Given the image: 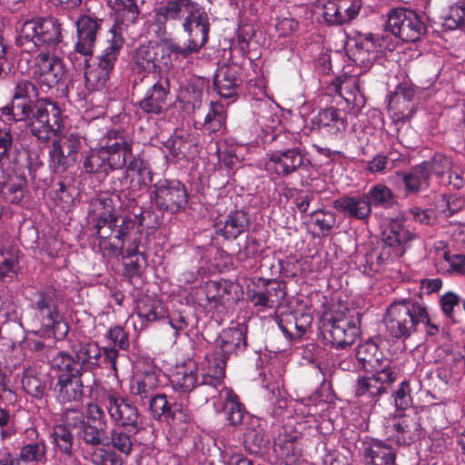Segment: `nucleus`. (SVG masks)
<instances>
[{
	"label": "nucleus",
	"instance_id": "a211bd4d",
	"mask_svg": "<svg viewBox=\"0 0 465 465\" xmlns=\"http://www.w3.org/2000/svg\"><path fill=\"white\" fill-rule=\"evenodd\" d=\"M82 145V137L77 134H69L58 140H54L49 152L50 163L54 171L64 173L74 166L78 160Z\"/></svg>",
	"mask_w": 465,
	"mask_h": 465
},
{
	"label": "nucleus",
	"instance_id": "4be33fe9",
	"mask_svg": "<svg viewBox=\"0 0 465 465\" xmlns=\"http://www.w3.org/2000/svg\"><path fill=\"white\" fill-rule=\"evenodd\" d=\"M33 74L48 89L59 84L65 78L63 61L50 51H41L33 60Z\"/></svg>",
	"mask_w": 465,
	"mask_h": 465
},
{
	"label": "nucleus",
	"instance_id": "c85d7f7f",
	"mask_svg": "<svg viewBox=\"0 0 465 465\" xmlns=\"http://www.w3.org/2000/svg\"><path fill=\"white\" fill-rule=\"evenodd\" d=\"M379 40L374 35L369 34L356 40L355 45L350 49L351 59L364 72L371 69L373 64L381 57L382 51Z\"/></svg>",
	"mask_w": 465,
	"mask_h": 465
},
{
	"label": "nucleus",
	"instance_id": "3c124183",
	"mask_svg": "<svg viewBox=\"0 0 465 465\" xmlns=\"http://www.w3.org/2000/svg\"><path fill=\"white\" fill-rule=\"evenodd\" d=\"M235 285L228 281H210L205 285V296L209 302L216 304H225L234 298H231V292Z\"/></svg>",
	"mask_w": 465,
	"mask_h": 465
},
{
	"label": "nucleus",
	"instance_id": "dca6fc26",
	"mask_svg": "<svg viewBox=\"0 0 465 465\" xmlns=\"http://www.w3.org/2000/svg\"><path fill=\"white\" fill-rule=\"evenodd\" d=\"M386 30L404 42H416L427 33V26L412 10L397 8L388 14Z\"/></svg>",
	"mask_w": 465,
	"mask_h": 465
},
{
	"label": "nucleus",
	"instance_id": "49530a36",
	"mask_svg": "<svg viewBox=\"0 0 465 465\" xmlns=\"http://www.w3.org/2000/svg\"><path fill=\"white\" fill-rule=\"evenodd\" d=\"M363 453L372 465H395V451L381 440H372Z\"/></svg>",
	"mask_w": 465,
	"mask_h": 465
},
{
	"label": "nucleus",
	"instance_id": "6ab92c4d",
	"mask_svg": "<svg viewBox=\"0 0 465 465\" xmlns=\"http://www.w3.org/2000/svg\"><path fill=\"white\" fill-rule=\"evenodd\" d=\"M104 406L117 427L130 428L134 434L140 430V413L131 400L116 393H110L104 399Z\"/></svg>",
	"mask_w": 465,
	"mask_h": 465
},
{
	"label": "nucleus",
	"instance_id": "ddd939ff",
	"mask_svg": "<svg viewBox=\"0 0 465 465\" xmlns=\"http://www.w3.org/2000/svg\"><path fill=\"white\" fill-rule=\"evenodd\" d=\"M124 46L121 39L111 38L108 46L97 55L93 63L85 57V85L89 90H98L105 86L114 71L120 52Z\"/></svg>",
	"mask_w": 465,
	"mask_h": 465
},
{
	"label": "nucleus",
	"instance_id": "864d4df0",
	"mask_svg": "<svg viewBox=\"0 0 465 465\" xmlns=\"http://www.w3.org/2000/svg\"><path fill=\"white\" fill-rule=\"evenodd\" d=\"M428 169L426 165L417 164L411 172L402 174V182L405 189L410 193H416L429 187Z\"/></svg>",
	"mask_w": 465,
	"mask_h": 465
},
{
	"label": "nucleus",
	"instance_id": "4468645a",
	"mask_svg": "<svg viewBox=\"0 0 465 465\" xmlns=\"http://www.w3.org/2000/svg\"><path fill=\"white\" fill-rule=\"evenodd\" d=\"M154 206L170 214L185 210L189 193L185 185L177 180H164L154 184L150 192Z\"/></svg>",
	"mask_w": 465,
	"mask_h": 465
},
{
	"label": "nucleus",
	"instance_id": "37998d69",
	"mask_svg": "<svg viewBox=\"0 0 465 465\" xmlns=\"http://www.w3.org/2000/svg\"><path fill=\"white\" fill-rule=\"evenodd\" d=\"M130 428L117 427L107 433V442L101 444L103 447L112 446V450H116L125 456H129L133 450L134 436Z\"/></svg>",
	"mask_w": 465,
	"mask_h": 465
},
{
	"label": "nucleus",
	"instance_id": "7c9ffc66",
	"mask_svg": "<svg viewBox=\"0 0 465 465\" xmlns=\"http://www.w3.org/2000/svg\"><path fill=\"white\" fill-rule=\"evenodd\" d=\"M304 156L301 148L269 153L268 166L278 176L288 177L304 165Z\"/></svg>",
	"mask_w": 465,
	"mask_h": 465
},
{
	"label": "nucleus",
	"instance_id": "2eb2a0df",
	"mask_svg": "<svg viewBox=\"0 0 465 465\" xmlns=\"http://www.w3.org/2000/svg\"><path fill=\"white\" fill-rule=\"evenodd\" d=\"M71 352L75 356L83 371H94L110 366L116 371L118 350L110 347L100 348L97 342H75L70 346Z\"/></svg>",
	"mask_w": 465,
	"mask_h": 465
},
{
	"label": "nucleus",
	"instance_id": "6e6d98bb",
	"mask_svg": "<svg viewBox=\"0 0 465 465\" xmlns=\"http://www.w3.org/2000/svg\"><path fill=\"white\" fill-rule=\"evenodd\" d=\"M173 399H168L163 393H156L148 401L149 410L153 418L158 421L165 422L173 412V406L178 404Z\"/></svg>",
	"mask_w": 465,
	"mask_h": 465
},
{
	"label": "nucleus",
	"instance_id": "9d476101",
	"mask_svg": "<svg viewBox=\"0 0 465 465\" xmlns=\"http://www.w3.org/2000/svg\"><path fill=\"white\" fill-rule=\"evenodd\" d=\"M30 111L24 120L28 121L31 134L38 140L48 142L61 131L62 111L56 102L50 98L37 99Z\"/></svg>",
	"mask_w": 465,
	"mask_h": 465
},
{
	"label": "nucleus",
	"instance_id": "f8f14e48",
	"mask_svg": "<svg viewBox=\"0 0 465 465\" xmlns=\"http://www.w3.org/2000/svg\"><path fill=\"white\" fill-rule=\"evenodd\" d=\"M124 46L121 39L111 38L108 46L97 55L93 63L85 57V85L89 90H98L105 86L114 71L120 52Z\"/></svg>",
	"mask_w": 465,
	"mask_h": 465
},
{
	"label": "nucleus",
	"instance_id": "e433bc0d",
	"mask_svg": "<svg viewBox=\"0 0 465 465\" xmlns=\"http://www.w3.org/2000/svg\"><path fill=\"white\" fill-rule=\"evenodd\" d=\"M220 397L223 401V411L225 413L229 424L233 427L242 424L247 412L238 395L232 389L223 387L220 391Z\"/></svg>",
	"mask_w": 465,
	"mask_h": 465
},
{
	"label": "nucleus",
	"instance_id": "0eeeda50",
	"mask_svg": "<svg viewBox=\"0 0 465 465\" xmlns=\"http://www.w3.org/2000/svg\"><path fill=\"white\" fill-rule=\"evenodd\" d=\"M63 302L61 292L48 285L36 292L33 304L35 317L41 325L40 331L56 340H64L69 331L68 323L64 321L60 309Z\"/></svg>",
	"mask_w": 465,
	"mask_h": 465
},
{
	"label": "nucleus",
	"instance_id": "f3484780",
	"mask_svg": "<svg viewBox=\"0 0 465 465\" xmlns=\"http://www.w3.org/2000/svg\"><path fill=\"white\" fill-rule=\"evenodd\" d=\"M247 299L255 307L272 308L279 306L286 296V284L276 279L258 277L247 287Z\"/></svg>",
	"mask_w": 465,
	"mask_h": 465
},
{
	"label": "nucleus",
	"instance_id": "de8ad7c7",
	"mask_svg": "<svg viewBox=\"0 0 465 465\" xmlns=\"http://www.w3.org/2000/svg\"><path fill=\"white\" fill-rule=\"evenodd\" d=\"M135 313L143 322H153L164 316V308L161 301L144 296L137 301Z\"/></svg>",
	"mask_w": 465,
	"mask_h": 465
},
{
	"label": "nucleus",
	"instance_id": "e2e57ef3",
	"mask_svg": "<svg viewBox=\"0 0 465 465\" xmlns=\"http://www.w3.org/2000/svg\"><path fill=\"white\" fill-rule=\"evenodd\" d=\"M420 165H426L428 169V177L430 178L431 173H434L437 177L441 178L446 173H449L452 168L451 159L440 153H436L429 161H424Z\"/></svg>",
	"mask_w": 465,
	"mask_h": 465
},
{
	"label": "nucleus",
	"instance_id": "20e7f679",
	"mask_svg": "<svg viewBox=\"0 0 465 465\" xmlns=\"http://www.w3.org/2000/svg\"><path fill=\"white\" fill-rule=\"evenodd\" d=\"M62 425L74 430L76 440L86 449H96L107 442L108 422L103 407L97 403H88L85 412L76 408L66 409Z\"/></svg>",
	"mask_w": 465,
	"mask_h": 465
},
{
	"label": "nucleus",
	"instance_id": "f257e3e1",
	"mask_svg": "<svg viewBox=\"0 0 465 465\" xmlns=\"http://www.w3.org/2000/svg\"><path fill=\"white\" fill-rule=\"evenodd\" d=\"M182 24L188 37H196L200 31L202 45L209 39L210 23L204 8L194 0H164L153 10L152 26L156 37L167 36L169 29Z\"/></svg>",
	"mask_w": 465,
	"mask_h": 465
},
{
	"label": "nucleus",
	"instance_id": "58836bf2",
	"mask_svg": "<svg viewBox=\"0 0 465 465\" xmlns=\"http://www.w3.org/2000/svg\"><path fill=\"white\" fill-rule=\"evenodd\" d=\"M392 428L400 434L397 441L410 444L420 436L421 426L416 416L400 415L392 420Z\"/></svg>",
	"mask_w": 465,
	"mask_h": 465
},
{
	"label": "nucleus",
	"instance_id": "5701e85b",
	"mask_svg": "<svg viewBox=\"0 0 465 465\" xmlns=\"http://www.w3.org/2000/svg\"><path fill=\"white\" fill-rule=\"evenodd\" d=\"M147 86L143 97L138 102L139 108L147 114L159 115L168 104L170 97V80L167 76L160 75L154 83L149 81L143 86Z\"/></svg>",
	"mask_w": 465,
	"mask_h": 465
},
{
	"label": "nucleus",
	"instance_id": "ea45409f",
	"mask_svg": "<svg viewBox=\"0 0 465 465\" xmlns=\"http://www.w3.org/2000/svg\"><path fill=\"white\" fill-rule=\"evenodd\" d=\"M250 223L247 212L243 210H234L228 213L219 232L225 239L234 240L248 230Z\"/></svg>",
	"mask_w": 465,
	"mask_h": 465
},
{
	"label": "nucleus",
	"instance_id": "6e6552de",
	"mask_svg": "<svg viewBox=\"0 0 465 465\" xmlns=\"http://www.w3.org/2000/svg\"><path fill=\"white\" fill-rule=\"evenodd\" d=\"M361 314L354 308H344L326 314L322 320L323 339L336 350H344L361 334Z\"/></svg>",
	"mask_w": 465,
	"mask_h": 465
},
{
	"label": "nucleus",
	"instance_id": "9b49d317",
	"mask_svg": "<svg viewBox=\"0 0 465 465\" xmlns=\"http://www.w3.org/2000/svg\"><path fill=\"white\" fill-rule=\"evenodd\" d=\"M124 46L121 39L111 38L108 46L97 55L93 63L85 57V85L89 90H98L105 86L114 71L120 52Z\"/></svg>",
	"mask_w": 465,
	"mask_h": 465
},
{
	"label": "nucleus",
	"instance_id": "393cba45",
	"mask_svg": "<svg viewBox=\"0 0 465 465\" xmlns=\"http://www.w3.org/2000/svg\"><path fill=\"white\" fill-rule=\"evenodd\" d=\"M371 376L360 377L357 380L355 394L357 397L375 399L387 392L398 379L399 371L370 372Z\"/></svg>",
	"mask_w": 465,
	"mask_h": 465
},
{
	"label": "nucleus",
	"instance_id": "bf43d9fd",
	"mask_svg": "<svg viewBox=\"0 0 465 465\" xmlns=\"http://www.w3.org/2000/svg\"><path fill=\"white\" fill-rule=\"evenodd\" d=\"M168 323L175 331V335L185 332L189 327H194L195 315L193 312L187 308L182 310H173L168 316Z\"/></svg>",
	"mask_w": 465,
	"mask_h": 465
},
{
	"label": "nucleus",
	"instance_id": "680f3d73",
	"mask_svg": "<svg viewBox=\"0 0 465 465\" xmlns=\"http://www.w3.org/2000/svg\"><path fill=\"white\" fill-rule=\"evenodd\" d=\"M226 114L221 104H213L207 113L203 128L208 133H216L221 131L225 126Z\"/></svg>",
	"mask_w": 465,
	"mask_h": 465
},
{
	"label": "nucleus",
	"instance_id": "412c9836",
	"mask_svg": "<svg viewBox=\"0 0 465 465\" xmlns=\"http://www.w3.org/2000/svg\"><path fill=\"white\" fill-rule=\"evenodd\" d=\"M156 45L151 43L140 45L132 54L130 75L133 92H140L143 84L150 80L151 69L155 67Z\"/></svg>",
	"mask_w": 465,
	"mask_h": 465
},
{
	"label": "nucleus",
	"instance_id": "c03bdc74",
	"mask_svg": "<svg viewBox=\"0 0 465 465\" xmlns=\"http://www.w3.org/2000/svg\"><path fill=\"white\" fill-rule=\"evenodd\" d=\"M142 234L138 231V236L134 237L132 242L125 251V257L130 261L125 262V269L130 277L139 276L143 266L146 265L144 251H140Z\"/></svg>",
	"mask_w": 465,
	"mask_h": 465
},
{
	"label": "nucleus",
	"instance_id": "0e129e2a",
	"mask_svg": "<svg viewBox=\"0 0 465 465\" xmlns=\"http://www.w3.org/2000/svg\"><path fill=\"white\" fill-rule=\"evenodd\" d=\"M335 2L341 25L353 20L361 7V0H335Z\"/></svg>",
	"mask_w": 465,
	"mask_h": 465
},
{
	"label": "nucleus",
	"instance_id": "c756f323",
	"mask_svg": "<svg viewBox=\"0 0 465 465\" xmlns=\"http://www.w3.org/2000/svg\"><path fill=\"white\" fill-rule=\"evenodd\" d=\"M313 317L311 312L295 310L282 313L278 318V326L285 337L290 340L302 338L311 328Z\"/></svg>",
	"mask_w": 465,
	"mask_h": 465
},
{
	"label": "nucleus",
	"instance_id": "13d9d810",
	"mask_svg": "<svg viewBox=\"0 0 465 465\" xmlns=\"http://www.w3.org/2000/svg\"><path fill=\"white\" fill-rule=\"evenodd\" d=\"M391 252L389 248H381L380 251L371 249L366 252L363 256V260L361 261V265L363 267V272L370 274L371 272H380L381 266L391 258Z\"/></svg>",
	"mask_w": 465,
	"mask_h": 465
},
{
	"label": "nucleus",
	"instance_id": "473e14b6",
	"mask_svg": "<svg viewBox=\"0 0 465 465\" xmlns=\"http://www.w3.org/2000/svg\"><path fill=\"white\" fill-rule=\"evenodd\" d=\"M333 208L349 219L367 221L371 216L370 203L364 193L342 195L332 202Z\"/></svg>",
	"mask_w": 465,
	"mask_h": 465
},
{
	"label": "nucleus",
	"instance_id": "a19ab883",
	"mask_svg": "<svg viewBox=\"0 0 465 465\" xmlns=\"http://www.w3.org/2000/svg\"><path fill=\"white\" fill-rule=\"evenodd\" d=\"M54 390L62 402L79 401L84 396L82 376L58 378Z\"/></svg>",
	"mask_w": 465,
	"mask_h": 465
},
{
	"label": "nucleus",
	"instance_id": "8fccbe9b",
	"mask_svg": "<svg viewBox=\"0 0 465 465\" xmlns=\"http://www.w3.org/2000/svg\"><path fill=\"white\" fill-rule=\"evenodd\" d=\"M169 153L175 158H190L193 154L195 143L188 134H174L165 143Z\"/></svg>",
	"mask_w": 465,
	"mask_h": 465
},
{
	"label": "nucleus",
	"instance_id": "052dcab7",
	"mask_svg": "<svg viewBox=\"0 0 465 465\" xmlns=\"http://www.w3.org/2000/svg\"><path fill=\"white\" fill-rule=\"evenodd\" d=\"M51 436L60 452L68 457L73 456L74 434L72 430L62 424H57L53 428Z\"/></svg>",
	"mask_w": 465,
	"mask_h": 465
},
{
	"label": "nucleus",
	"instance_id": "a878e982",
	"mask_svg": "<svg viewBox=\"0 0 465 465\" xmlns=\"http://www.w3.org/2000/svg\"><path fill=\"white\" fill-rule=\"evenodd\" d=\"M113 10L114 11V24L110 29L112 39H121L124 44V34L130 26L137 23L140 15V8L134 0H114Z\"/></svg>",
	"mask_w": 465,
	"mask_h": 465
},
{
	"label": "nucleus",
	"instance_id": "603ef678",
	"mask_svg": "<svg viewBox=\"0 0 465 465\" xmlns=\"http://www.w3.org/2000/svg\"><path fill=\"white\" fill-rule=\"evenodd\" d=\"M192 420L193 418L189 409L182 403H178L173 406V412L165 422L170 425L175 435L181 438L188 430Z\"/></svg>",
	"mask_w": 465,
	"mask_h": 465
},
{
	"label": "nucleus",
	"instance_id": "bb28decb",
	"mask_svg": "<svg viewBox=\"0 0 465 465\" xmlns=\"http://www.w3.org/2000/svg\"><path fill=\"white\" fill-rule=\"evenodd\" d=\"M103 19L89 15H81L75 23L77 29V42L74 51L84 57L92 59L96 35L101 28Z\"/></svg>",
	"mask_w": 465,
	"mask_h": 465
},
{
	"label": "nucleus",
	"instance_id": "aec40b11",
	"mask_svg": "<svg viewBox=\"0 0 465 465\" xmlns=\"http://www.w3.org/2000/svg\"><path fill=\"white\" fill-rule=\"evenodd\" d=\"M39 91L35 84L27 79L18 80L14 87L10 104L3 108V114L15 121H22L31 112L35 100L39 99Z\"/></svg>",
	"mask_w": 465,
	"mask_h": 465
},
{
	"label": "nucleus",
	"instance_id": "1a4fd4ad",
	"mask_svg": "<svg viewBox=\"0 0 465 465\" xmlns=\"http://www.w3.org/2000/svg\"><path fill=\"white\" fill-rule=\"evenodd\" d=\"M425 317L426 308L423 305L410 299H401L387 308L384 323L392 338L406 340L417 331Z\"/></svg>",
	"mask_w": 465,
	"mask_h": 465
},
{
	"label": "nucleus",
	"instance_id": "5fc2aeb1",
	"mask_svg": "<svg viewBox=\"0 0 465 465\" xmlns=\"http://www.w3.org/2000/svg\"><path fill=\"white\" fill-rule=\"evenodd\" d=\"M262 242L252 236H247L245 243L235 254V260L242 263L244 268L251 269L254 266L255 259L262 252Z\"/></svg>",
	"mask_w": 465,
	"mask_h": 465
},
{
	"label": "nucleus",
	"instance_id": "423d86ee",
	"mask_svg": "<svg viewBox=\"0 0 465 465\" xmlns=\"http://www.w3.org/2000/svg\"><path fill=\"white\" fill-rule=\"evenodd\" d=\"M246 331L242 328L223 330L217 339L215 350L206 355L203 368V383L215 387L225 377L226 362L229 357L247 347Z\"/></svg>",
	"mask_w": 465,
	"mask_h": 465
},
{
	"label": "nucleus",
	"instance_id": "72a5a7b5",
	"mask_svg": "<svg viewBox=\"0 0 465 465\" xmlns=\"http://www.w3.org/2000/svg\"><path fill=\"white\" fill-rule=\"evenodd\" d=\"M160 370L148 367L134 379L130 390L131 393L138 397L142 404L150 401L156 393L154 391L160 386Z\"/></svg>",
	"mask_w": 465,
	"mask_h": 465
},
{
	"label": "nucleus",
	"instance_id": "774afa93",
	"mask_svg": "<svg viewBox=\"0 0 465 465\" xmlns=\"http://www.w3.org/2000/svg\"><path fill=\"white\" fill-rule=\"evenodd\" d=\"M244 447L250 452L253 454L261 453L264 449H266L268 444V440L264 438V435L262 431L249 429L244 433Z\"/></svg>",
	"mask_w": 465,
	"mask_h": 465
},
{
	"label": "nucleus",
	"instance_id": "a18cd8bd",
	"mask_svg": "<svg viewBox=\"0 0 465 465\" xmlns=\"http://www.w3.org/2000/svg\"><path fill=\"white\" fill-rule=\"evenodd\" d=\"M363 193L371 212L372 208L390 209L396 203L395 194L383 183H377Z\"/></svg>",
	"mask_w": 465,
	"mask_h": 465
},
{
	"label": "nucleus",
	"instance_id": "f704fd0d",
	"mask_svg": "<svg viewBox=\"0 0 465 465\" xmlns=\"http://www.w3.org/2000/svg\"><path fill=\"white\" fill-rule=\"evenodd\" d=\"M273 450L285 465H296L302 455V448L296 434L286 430L280 432L274 440Z\"/></svg>",
	"mask_w": 465,
	"mask_h": 465
},
{
	"label": "nucleus",
	"instance_id": "09e8293b",
	"mask_svg": "<svg viewBox=\"0 0 465 465\" xmlns=\"http://www.w3.org/2000/svg\"><path fill=\"white\" fill-rule=\"evenodd\" d=\"M162 39L165 49L174 56L175 60L189 59L193 54H198L204 46L196 37H188L187 44L182 46L179 43L166 36L159 37Z\"/></svg>",
	"mask_w": 465,
	"mask_h": 465
},
{
	"label": "nucleus",
	"instance_id": "2f4dec72",
	"mask_svg": "<svg viewBox=\"0 0 465 465\" xmlns=\"http://www.w3.org/2000/svg\"><path fill=\"white\" fill-rule=\"evenodd\" d=\"M317 124L323 136L340 139L347 128V114L343 110L329 107L321 111L317 116Z\"/></svg>",
	"mask_w": 465,
	"mask_h": 465
},
{
	"label": "nucleus",
	"instance_id": "f03ea898",
	"mask_svg": "<svg viewBox=\"0 0 465 465\" xmlns=\"http://www.w3.org/2000/svg\"><path fill=\"white\" fill-rule=\"evenodd\" d=\"M112 203L110 198L100 199L104 211L99 213L94 227L99 249L109 254H117L123 252L124 242L135 230L136 223L138 229L143 226L144 217L143 213L135 215V220L129 215H118Z\"/></svg>",
	"mask_w": 465,
	"mask_h": 465
},
{
	"label": "nucleus",
	"instance_id": "7ed1b4c3",
	"mask_svg": "<svg viewBox=\"0 0 465 465\" xmlns=\"http://www.w3.org/2000/svg\"><path fill=\"white\" fill-rule=\"evenodd\" d=\"M130 155L131 138L123 130H111L104 145L84 153L81 159L83 172L106 176L110 172L124 167Z\"/></svg>",
	"mask_w": 465,
	"mask_h": 465
},
{
	"label": "nucleus",
	"instance_id": "338daca9",
	"mask_svg": "<svg viewBox=\"0 0 465 465\" xmlns=\"http://www.w3.org/2000/svg\"><path fill=\"white\" fill-rule=\"evenodd\" d=\"M199 381V377L196 372L193 371H188L186 370L178 371L172 378L173 387L184 391H191L193 389L196 390Z\"/></svg>",
	"mask_w": 465,
	"mask_h": 465
},
{
	"label": "nucleus",
	"instance_id": "39448f33",
	"mask_svg": "<svg viewBox=\"0 0 465 465\" xmlns=\"http://www.w3.org/2000/svg\"><path fill=\"white\" fill-rule=\"evenodd\" d=\"M62 23L54 16H35L23 22L17 28L15 45L25 52L55 50L63 42Z\"/></svg>",
	"mask_w": 465,
	"mask_h": 465
},
{
	"label": "nucleus",
	"instance_id": "cd10ccee",
	"mask_svg": "<svg viewBox=\"0 0 465 465\" xmlns=\"http://www.w3.org/2000/svg\"><path fill=\"white\" fill-rule=\"evenodd\" d=\"M241 71V67L236 64H223L217 68L213 85L220 96L232 98L237 95L243 82Z\"/></svg>",
	"mask_w": 465,
	"mask_h": 465
},
{
	"label": "nucleus",
	"instance_id": "4c0bfd02",
	"mask_svg": "<svg viewBox=\"0 0 465 465\" xmlns=\"http://www.w3.org/2000/svg\"><path fill=\"white\" fill-rule=\"evenodd\" d=\"M75 360L76 358L72 352L59 351L49 360V364L51 369L57 372V379L83 376L84 371Z\"/></svg>",
	"mask_w": 465,
	"mask_h": 465
},
{
	"label": "nucleus",
	"instance_id": "69168bd1",
	"mask_svg": "<svg viewBox=\"0 0 465 465\" xmlns=\"http://www.w3.org/2000/svg\"><path fill=\"white\" fill-rule=\"evenodd\" d=\"M91 450V461L94 465H123L122 458L114 450L103 446Z\"/></svg>",
	"mask_w": 465,
	"mask_h": 465
},
{
	"label": "nucleus",
	"instance_id": "79ce46f5",
	"mask_svg": "<svg viewBox=\"0 0 465 465\" xmlns=\"http://www.w3.org/2000/svg\"><path fill=\"white\" fill-rule=\"evenodd\" d=\"M411 239V235L401 223H393L383 232L382 248H389L395 255H401L403 249L401 245L405 244Z\"/></svg>",
	"mask_w": 465,
	"mask_h": 465
},
{
	"label": "nucleus",
	"instance_id": "b1692460",
	"mask_svg": "<svg viewBox=\"0 0 465 465\" xmlns=\"http://www.w3.org/2000/svg\"><path fill=\"white\" fill-rule=\"evenodd\" d=\"M355 356L360 369L366 372L399 371L397 365L385 357L371 340L359 344L355 350Z\"/></svg>",
	"mask_w": 465,
	"mask_h": 465
},
{
	"label": "nucleus",
	"instance_id": "c9c22d12",
	"mask_svg": "<svg viewBox=\"0 0 465 465\" xmlns=\"http://www.w3.org/2000/svg\"><path fill=\"white\" fill-rule=\"evenodd\" d=\"M27 179L22 174H9L0 184V195L11 204H19L28 192Z\"/></svg>",
	"mask_w": 465,
	"mask_h": 465
},
{
	"label": "nucleus",
	"instance_id": "4d7b16f0",
	"mask_svg": "<svg viewBox=\"0 0 465 465\" xmlns=\"http://www.w3.org/2000/svg\"><path fill=\"white\" fill-rule=\"evenodd\" d=\"M19 149L14 141V134L9 128L0 130V164L17 163L16 153Z\"/></svg>",
	"mask_w": 465,
	"mask_h": 465
}]
</instances>
